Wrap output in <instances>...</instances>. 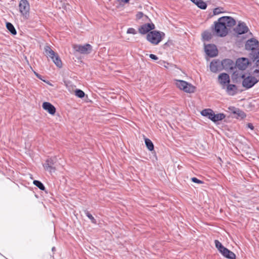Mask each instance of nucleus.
Masks as SVG:
<instances>
[{
	"instance_id": "nucleus-1",
	"label": "nucleus",
	"mask_w": 259,
	"mask_h": 259,
	"mask_svg": "<svg viewBox=\"0 0 259 259\" xmlns=\"http://www.w3.org/2000/svg\"><path fill=\"white\" fill-rule=\"evenodd\" d=\"M236 24V21L231 17L223 16L220 18L217 22H214L212 29L216 35L224 37L227 35L229 30Z\"/></svg>"
},
{
	"instance_id": "nucleus-2",
	"label": "nucleus",
	"mask_w": 259,
	"mask_h": 259,
	"mask_svg": "<svg viewBox=\"0 0 259 259\" xmlns=\"http://www.w3.org/2000/svg\"><path fill=\"white\" fill-rule=\"evenodd\" d=\"M248 66H231L229 69L231 78L234 82H241V80L247 75Z\"/></svg>"
},
{
	"instance_id": "nucleus-3",
	"label": "nucleus",
	"mask_w": 259,
	"mask_h": 259,
	"mask_svg": "<svg viewBox=\"0 0 259 259\" xmlns=\"http://www.w3.org/2000/svg\"><path fill=\"white\" fill-rule=\"evenodd\" d=\"M164 37L165 33L164 32L153 30L147 34V39L153 45H157Z\"/></svg>"
},
{
	"instance_id": "nucleus-4",
	"label": "nucleus",
	"mask_w": 259,
	"mask_h": 259,
	"mask_svg": "<svg viewBox=\"0 0 259 259\" xmlns=\"http://www.w3.org/2000/svg\"><path fill=\"white\" fill-rule=\"evenodd\" d=\"M44 50L45 55L47 57L50 58L55 65H60L62 64L61 60L59 55L51 48L50 46H46Z\"/></svg>"
},
{
	"instance_id": "nucleus-5",
	"label": "nucleus",
	"mask_w": 259,
	"mask_h": 259,
	"mask_svg": "<svg viewBox=\"0 0 259 259\" xmlns=\"http://www.w3.org/2000/svg\"><path fill=\"white\" fill-rule=\"evenodd\" d=\"M242 85L246 90L252 88L255 84H256V80L250 74L249 72H248L247 75L241 80Z\"/></svg>"
},
{
	"instance_id": "nucleus-6",
	"label": "nucleus",
	"mask_w": 259,
	"mask_h": 259,
	"mask_svg": "<svg viewBox=\"0 0 259 259\" xmlns=\"http://www.w3.org/2000/svg\"><path fill=\"white\" fill-rule=\"evenodd\" d=\"M73 48L75 52L84 55L90 54L92 51V46L88 44L84 45H74Z\"/></svg>"
},
{
	"instance_id": "nucleus-7",
	"label": "nucleus",
	"mask_w": 259,
	"mask_h": 259,
	"mask_svg": "<svg viewBox=\"0 0 259 259\" xmlns=\"http://www.w3.org/2000/svg\"><path fill=\"white\" fill-rule=\"evenodd\" d=\"M221 65H234V62L230 59H225L221 62ZM235 65H249V62L246 58H240L236 60Z\"/></svg>"
},
{
	"instance_id": "nucleus-8",
	"label": "nucleus",
	"mask_w": 259,
	"mask_h": 259,
	"mask_svg": "<svg viewBox=\"0 0 259 259\" xmlns=\"http://www.w3.org/2000/svg\"><path fill=\"white\" fill-rule=\"evenodd\" d=\"M19 10L22 15L27 17L29 15V4L27 0H21L19 5Z\"/></svg>"
},
{
	"instance_id": "nucleus-9",
	"label": "nucleus",
	"mask_w": 259,
	"mask_h": 259,
	"mask_svg": "<svg viewBox=\"0 0 259 259\" xmlns=\"http://www.w3.org/2000/svg\"><path fill=\"white\" fill-rule=\"evenodd\" d=\"M56 162V158H50L46 160L45 163L43 164L44 168L50 173L55 171L56 168L54 164Z\"/></svg>"
},
{
	"instance_id": "nucleus-10",
	"label": "nucleus",
	"mask_w": 259,
	"mask_h": 259,
	"mask_svg": "<svg viewBox=\"0 0 259 259\" xmlns=\"http://www.w3.org/2000/svg\"><path fill=\"white\" fill-rule=\"evenodd\" d=\"M204 50L208 56L213 57L218 54V50L214 45L209 44L205 45Z\"/></svg>"
},
{
	"instance_id": "nucleus-11",
	"label": "nucleus",
	"mask_w": 259,
	"mask_h": 259,
	"mask_svg": "<svg viewBox=\"0 0 259 259\" xmlns=\"http://www.w3.org/2000/svg\"><path fill=\"white\" fill-rule=\"evenodd\" d=\"M218 80L219 83L222 86L223 89L228 84L230 81L229 75L226 73H221L218 76Z\"/></svg>"
},
{
	"instance_id": "nucleus-12",
	"label": "nucleus",
	"mask_w": 259,
	"mask_h": 259,
	"mask_svg": "<svg viewBox=\"0 0 259 259\" xmlns=\"http://www.w3.org/2000/svg\"><path fill=\"white\" fill-rule=\"evenodd\" d=\"M258 41L256 39L251 38L246 41L245 49L247 50H252L253 52L255 51V49L258 47Z\"/></svg>"
},
{
	"instance_id": "nucleus-13",
	"label": "nucleus",
	"mask_w": 259,
	"mask_h": 259,
	"mask_svg": "<svg viewBox=\"0 0 259 259\" xmlns=\"http://www.w3.org/2000/svg\"><path fill=\"white\" fill-rule=\"evenodd\" d=\"M249 29L244 22H239L237 26L234 29V31L238 34H242L248 32Z\"/></svg>"
},
{
	"instance_id": "nucleus-14",
	"label": "nucleus",
	"mask_w": 259,
	"mask_h": 259,
	"mask_svg": "<svg viewBox=\"0 0 259 259\" xmlns=\"http://www.w3.org/2000/svg\"><path fill=\"white\" fill-rule=\"evenodd\" d=\"M155 28V25L152 23H148L141 26L139 28V32L141 34H146L149 32L150 30H153Z\"/></svg>"
},
{
	"instance_id": "nucleus-15",
	"label": "nucleus",
	"mask_w": 259,
	"mask_h": 259,
	"mask_svg": "<svg viewBox=\"0 0 259 259\" xmlns=\"http://www.w3.org/2000/svg\"><path fill=\"white\" fill-rule=\"evenodd\" d=\"M226 88V92L230 96H234L237 93V87L233 84H227Z\"/></svg>"
},
{
	"instance_id": "nucleus-16",
	"label": "nucleus",
	"mask_w": 259,
	"mask_h": 259,
	"mask_svg": "<svg viewBox=\"0 0 259 259\" xmlns=\"http://www.w3.org/2000/svg\"><path fill=\"white\" fill-rule=\"evenodd\" d=\"M42 107L43 109L47 111L50 114L54 115L56 112L55 107L49 102H44Z\"/></svg>"
},
{
	"instance_id": "nucleus-17",
	"label": "nucleus",
	"mask_w": 259,
	"mask_h": 259,
	"mask_svg": "<svg viewBox=\"0 0 259 259\" xmlns=\"http://www.w3.org/2000/svg\"><path fill=\"white\" fill-rule=\"evenodd\" d=\"M221 253L222 255L225 257L229 259H235L236 255L234 252L229 250L227 248H225L222 251Z\"/></svg>"
},
{
	"instance_id": "nucleus-18",
	"label": "nucleus",
	"mask_w": 259,
	"mask_h": 259,
	"mask_svg": "<svg viewBox=\"0 0 259 259\" xmlns=\"http://www.w3.org/2000/svg\"><path fill=\"white\" fill-rule=\"evenodd\" d=\"M213 114L214 112L211 109H205L201 112V114L202 116L207 117L211 120H212V117H213Z\"/></svg>"
},
{
	"instance_id": "nucleus-19",
	"label": "nucleus",
	"mask_w": 259,
	"mask_h": 259,
	"mask_svg": "<svg viewBox=\"0 0 259 259\" xmlns=\"http://www.w3.org/2000/svg\"><path fill=\"white\" fill-rule=\"evenodd\" d=\"M199 8L205 10L207 8L206 4L202 0H190Z\"/></svg>"
},
{
	"instance_id": "nucleus-20",
	"label": "nucleus",
	"mask_w": 259,
	"mask_h": 259,
	"mask_svg": "<svg viewBox=\"0 0 259 259\" xmlns=\"http://www.w3.org/2000/svg\"><path fill=\"white\" fill-rule=\"evenodd\" d=\"M175 84L177 88L184 91L185 85H187V82L182 80H176Z\"/></svg>"
},
{
	"instance_id": "nucleus-21",
	"label": "nucleus",
	"mask_w": 259,
	"mask_h": 259,
	"mask_svg": "<svg viewBox=\"0 0 259 259\" xmlns=\"http://www.w3.org/2000/svg\"><path fill=\"white\" fill-rule=\"evenodd\" d=\"M212 121L214 122H216L219 121H221L225 118V115L224 113H218L215 114L214 113L213 115Z\"/></svg>"
},
{
	"instance_id": "nucleus-22",
	"label": "nucleus",
	"mask_w": 259,
	"mask_h": 259,
	"mask_svg": "<svg viewBox=\"0 0 259 259\" xmlns=\"http://www.w3.org/2000/svg\"><path fill=\"white\" fill-rule=\"evenodd\" d=\"M250 74L254 79L256 80V83L259 81V68L256 69H253L252 71L249 72Z\"/></svg>"
},
{
	"instance_id": "nucleus-23",
	"label": "nucleus",
	"mask_w": 259,
	"mask_h": 259,
	"mask_svg": "<svg viewBox=\"0 0 259 259\" xmlns=\"http://www.w3.org/2000/svg\"><path fill=\"white\" fill-rule=\"evenodd\" d=\"M196 88L187 82V85H185V88L184 90V91L188 93H194L195 91Z\"/></svg>"
},
{
	"instance_id": "nucleus-24",
	"label": "nucleus",
	"mask_w": 259,
	"mask_h": 259,
	"mask_svg": "<svg viewBox=\"0 0 259 259\" xmlns=\"http://www.w3.org/2000/svg\"><path fill=\"white\" fill-rule=\"evenodd\" d=\"M202 37L203 40H209L212 38V34L209 31H205L202 33Z\"/></svg>"
},
{
	"instance_id": "nucleus-25",
	"label": "nucleus",
	"mask_w": 259,
	"mask_h": 259,
	"mask_svg": "<svg viewBox=\"0 0 259 259\" xmlns=\"http://www.w3.org/2000/svg\"><path fill=\"white\" fill-rule=\"evenodd\" d=\"M6 27L12 34H16L17 31L12 23L10 22H7Z\"/></svg>"
},
{
	"instance_id": "nucleus-26",
	"label": "nucleus",
	"mask_w": 259,
	"mask_h": 259,
	"mask_svg": "<svg viewBox=\"0 0 259 259\" xmlns=\"http://www.w3.org/2000/svg\"><path fill=\"white\" fill-rule=\"evenodd\" d=\"M145 144L149 150H150V151L153 150L154 145H153V143L152 142V141L150 139H149L148 138H146L145 139Z\"/></svg>"
},
{
	"instance_id": "nucleus-27",
	"label": "nucleus",
	"mask_w": 259,
	"mask_h": 259,
	"mask_svg": "<svg viewBox=\"0 0 259 259\" xmlns=\"http://www.w3.org/2000/svg\"><path fill=\"white\" fill-rule=\"evenodd\" d=\"M224 66H209L211 71L214 73H217L222 70Z\"/></svg>"
},
{
	"instance_id": "nucleus-28",
	"label": "nucleus",
	"mask_w": 259,
	"mask_h": 259,
	"mask_svg": "<svg viewBox=\"0 0 259 259\" xmlns=\"http://www.w3.org/2000/svg\"><path fill=\"white\" fill-rule=\"evenodd\" d=\"M136 16L137 20H139L141 18H143V20L144 21H146L147 20L149 19L148 17L146 15H144V14L141 12H138Z\"/></svg>"
},
{
	"instance_id": "nucleus-29",
	"label": "nucleus",
	"mask_w": 259,
	"mask_h": 259,
	"mask_svg": "<svg viewBox=\"0 0 259 259\" xmlns=\"http://www.w3.org/2000/svg\"><path fill=\"white\" fill-rule=\"evenodd\" d=\"M215 247L218 248L219 251L221 253L222 251L225 249V247L222 245V244L218 240H215L214 241Z\"/></svg>"
},
{
	"instance_id": "nucleus-30",
	"label": "nucleus",
	"mask_w": 259,
	"mask_h": 259,
	"mask_svg": "<svg viewBox=\"0 0 259 259\" xmlns=\"http://www.w3.org/2000/svg\"><path fill=\"white\" fill-rule=\"evenodd\" d=\"M33 184L41 190H44L45 189V187L44 184L39 181L34 180L33 181Z\"/></svg>"
},
{
	"instance_id": "nucleus-31",
	"label": "nucleus",
	"mask_w": 259,
	"mask_h": 259,
	"mask_svg": "<svg viewBox=\"0 0 259 259\" xmlns=\"http://www.w3.org/2000/svg\"><path fill=\"white\" fill-rule=\"evenodd\" d=\"M75 95L78 98H82L84 97L85 94L82 90L76 89L75 91Z\"/></svg>"
},
{
	"instance_id": "nucleus-32",
	"label": "nucleus",
	"mask_w": 259,
	"mask_h": 259,
	"mask_svg": "<svg viewBox=\"0 0 259 259\" xmlns=\"http://www.w3.org/2000/svg\"><path fill=\"white\" fill-rule=\"evenodd\" d=\"M85 214L87 215V217L91 221L92 223L95 224H97L96 219L93 217V216L88 211H86L85 212Z\"/></svg>"
},
{
	"instance_id": "nucleus-33",
	"label": "nucleus",
	"mask_w": 259,
	"mask_h": 259,
	"mask_svg": "<svg viewBox=\"0 0 259 259\" xmlns=\"http://www.w3.org/2000/svg\"><path fill=\"white\" fill-rule=\"evenodd\" d=\"M223 8H221V7L215 8L213 11V14L216 15L220 14L222 13H223L224 12L223 11Z\"/></svg>"
},
{
	"instance_id": "nucleus-34",
	"label": "nucleus",
	"mask_w": 259,
	"mask_h": 259,
	"mask_svg": "<svg viewBox=\"0 0 259 259\" xmlns=\"http://www.w3.org/2000/svg\"><path fill=\"white\" fill-rule=\"evenodd\" d=\"M191 180L193 182L197 183V184H203V182L198 179L197 178L195 177H193L191 178Z\"/></svg>"
},
{
	"instance_id": "nucleus-35",
	"label": "nucleus",
	"mask_w": 259,
	"mask_h": 259,
	"mask_svg": "<svg viewBox=\"0 0 259 259\" xmlns=\"http://www.w3.org/2000/svg\"><path fill=\"white\" fill-rule=\"evenodd\" d=\"M127 33L135 34L137 33V31L133 28H129L127 30Z\"/></svg>"
},
{
	"instance_id": "nucleus-36",
	"label": "nucleus",
	"mask_w": 259,
	"mask_h": 259,
	"mask_svg": "<svg viewBox=\"0 0 259 259\" xmlns=\"http://www.w3.org/2000/svg\"><path fill=\"white\" fill-rule=\"evenodd\" d=\"M149 57L151 59L155 60H157L158 59L157 57L154 54H150Z\"/></svg>"
},
{
	"instance_id": "nucleus-37",
	"label": "nucleus",
	"mask_w": 259,
	"mask_h": 259,
	"mask_svg": "<svg viewBox=\"0 0 259 259\" xmlns=\"http://www.w3.org/2000/svg\"><path fill=\"white\" fill-rule=\"evenodd\" d=\"M119 3L127 4L130 0H117Z\"/></svg>"
},
{
	"instance_id": "nucleus-38",
	"label": "nucleus",
	"mask_w": 259,
	"mask_h": 259,
	"mask_svg": "<svg viewBox=\"0 0 259 259\" xmlns=\"http://www.w3.org/2000/svg\"><path fill=\"white\" fill-rule=\"evenodd\" d=\"M258 58V59L256 61L257 63H256V65H259V51H257V53L256 56L255 57H254L255 59H257Z\"/></svg>"
},
{
	"instance_id": "nucleus-39",
	"label": "nucleus",
	"mask_w": 259,
	"mask_h": 259,
	"mask_svg": "<svg viewBox=\"0 0 259 259\" xmlns=\"http://www.w3.org/2000/svg\"><path fill=\"white\" fill-rule=\"evenodd\" d=\"M247 127L248 128H249L250 129H251V130H253L254 128L253 125H252V123H249L247 124Z\"/></svg>"
},
{
	"instance_id": "nucleus-40",
	"label": "nucleus",
	"mask_w": 259,
	"mask_h": 259,
	"mask_svg": "<svg viewBox=\"0 0 259 259\" xmlns=\"http://www.w3.org/2000/svg\"><path fill=\"white\" fill-rule=\"evenodd\" d=\"M34 72L35 74L36 75V76L38 78H39V79H41V77H40V75H39L38 73H36V72Z\"/></svg>"
},
{
	"instance_id": "nucleus-41",
	"label": "nucleus",
	"mask_w": 259,
	"mask_h": 259,
	"mask_svg": "<svg viewBox=\"0 0 259 259\" xmlns=\"http://www.w3.org/2000/svg\"><path fill=\"white\" fill-rule=\"evenodd\" d=\"M52 250L53 251H55L56 250V248L55 247H53L52 248Z\"/></svg>"
},
{
	"instance_id": "nucleus-42",
	"label": "nucleus",
	"mask_w": 259,
	"mask_h": 259,
	"mask_svg": "<svg viewBox=\"0 0 259 259\" xmlns=\"http://www.w3.org/2000/svg\"><path fill=\"white\" fill-rule=\"evenodd\" d=\"M210 65H214V64H213V62L212 61V62L210 63Z\"/></svg>"
},
{
	"instance_id": "nucleus-43",
	"label": "nucleus",
	"mask_w": 259,
	"mask_h": 259,
	"mask_svg": "<svg viewBox=\"0 0 259 259\" xmlns=\"http://www.w3.org/2000/svg\"><path fill=\"white\" fill-rule=\"evenodd\" d=\"M59 68H61L62 67V66L61 65H59V66H58Z\"/></svg>"
}]
</instances>
